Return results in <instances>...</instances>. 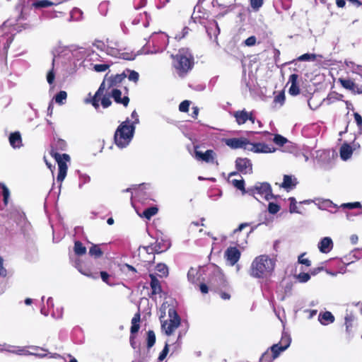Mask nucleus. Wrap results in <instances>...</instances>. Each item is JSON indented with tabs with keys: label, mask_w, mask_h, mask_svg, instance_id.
I'll return each instance as SVG.
<instances>
[{
	"label": "nucleus",
	"mask_w": 362,
	"mask_h": 362,
	"mask_svg": "<svg viewBox=\"0 0 362 362\" xmlns=\"http://www.w3.org/2000/svg\"><path fill=\"white\" fill-rule=\"evenodd\" d=\"M174 66L180 76L192 69L194 58L187 48H182L174 57Z\"/></svg>",
	"instance_id": "4"
},
{
	"label": "nucleus",
	"mask_w": 362,
	"mask_h": 362,
	"mask_svg": "<svg viewBox=\"0 0 362 362\" xmlns=\"http://www.w3.org/2000/svg\"><path fill=\"white\" fill-rule=\"evenodd\" d=\"M9 143L14 148H20L22 146V139L20 132L11 133L9 136Z\"/></svg>",
	"instance_id": "25"
},
{
	"label": "nucleus",
	"mask_w": 362,
	"mask_h": 362,
	"mask_svg": "<svg viewBox=\"0 0 362 362\" xmlns=\"http://www.w3.org/2000/svg\"><path fill=\"white\" fill-rule=\"evenodd\" d=\"M194 156L197 160H201L209 164L218 165L216 160L217 155L216 152L211 149L206 150L205 152L198 151L195 148Z\"/></svg>",
	"instance_id": "11"
},
{
	"label": "nucleus",
	"mask_w": 362,
	"mask_h": 362,
	"mask_svg": "<svg viewBox=\"0 0 362 362\" xmlns=\"http://www.w3.org/2000/svg\"><path fill=\"white\" fill-rule=\"evenodd\" d=\"M110 65L108 64H95L93 70L96 72H104L110 68Z\"/></svg>",
	"instance_id": "52"
},
{
	"label": "nucleus",
	"mask_w": 362,
	"mask_h": 362,
	"mask_svg": "<svg viewBox=\"0 0 362 362\" xmlns=\"http://www.w3.org/2000/svg\"><path fill=\"white\" fill-rule=\"evenodd\" d=\"M127 76V74L124 71L122 74L108 76L105 75L103 81L100 84L98 90L96 91L92 100V105L95 108L99 107L98 98L103 95L104 90L107 88L109 89L112 87L117 86L121 83Z\"/></svg>",
	"instance_id": "3"
},
{
	"label": "nucleus",
	"mask_w": 362,
	"mask_h": 362,
	"mask_svg": "<svg viewBox=\"0 0 362 362\" xmlns=\"http://www.w3.org/2000/svg\"><path fill=\"white\" fill-rule=\"evenodd\" d=\"M122 48L119 42L110 40L109 39L107 40V54L115 57H121V56L124 54V53H121Z\"/></svg>",
	"instance_id": "16"
},
{
	"label": "nucleus",
	"mask_w": 362,
	"mask_h": 362,
	"mask_svg": "<svg viewBox=\"0 0 362 362\" xmlns=\"http://www.w3.org/2000/svg\"><path fill=\"white\" fill-rule=\"evenodd\" d=\"M146 4V0H134L133 1L134 8L136 10L144 7Z\"/></svg>",
	"instance_id": "58"
},
{
	"label": "nucleus",
	"mask_w": 362,
	"mask_h": 362,
	"mask_svg": "<svg viewBox=\"0 0 362 362\" xmlns=\"http://www.w3.org/2000/svg\"><path fill=\"white\" fill-rule=\"evenodd\" d=\"M62 1V0H60L58 2L54 3L49 0H32L30 6L35 8H47L53 5L58 4Z\"/></svg>",
	"instance_id": "24"
},
{
	"label": "nucleus",
	"mask_w": 362,
	"mask_h": 362,
	"mask_svg": "<svg viewBox=\"0 0 362 362\" xmlns=\"http://www.w3.org/2000/svg\"><path fill=\"white\" fill-rule=\"evenodd\" d=\"M125 73L127 74V78L129 81L136 83L139 81V74L138 72L134 70L127 69Z\"/></svg>",
	"instance_id": "38"
},
{
	"label": "nucleus",
	"mask_w": 362,
	"mask_h": 362,
	"mask_svg": "<svg viewBox=\"0 0 362 362\" xmlns=\"http://www.w3.org/2000/svg\"><path fill=\"white\" fill-rule=\"evenodd\" d=\"M232 183L234 187L242 191L243 194H247V189L245 188V182L242 180H233Z\"/></svg>",
	"instance_id": "40"
},
{
	"label": "nucleus",
	"mask_w": 362,
	"mask_h": 362,
	"mask_svg": "<svg viewBox=\"0 0 362 362\" xmlns=\"http://www.w3.org/2000/svg\"><path fill=\"white\" fill-rule=\"evenodd\" d=\"M83 12L78 8H74L70 13V21H79L82 18Z\"/></svg>",
	"instance_id": "36"
},
{
	"label": "nucleus",
	"mask_w": 362,
	"mask_h": 362,
	"mask_svg": "<svg viewBox=\"0 0 362 362\" xmlns=\"http://www.w3.org/2000/svg\"><path fill=\"white\" fill-rule=\"evenodd\" d=\"M168 342L169 341H167L165 343V345L163 351L160 353V355L158 356V360L160 361H163L165 358L166 356L168 355V353L169 351V349H168Z\"/></svg>",
	"instance_id": "56"
},
{
	"label": "nucleus",
	"mask_w": 362,
	"mask_h": 362,
	"mask_svg": "<svg viewBox=\"0 0 362 362\" xmlns=\"http://www.w3.org/2000/svg\"><path fill=\"white\" fill-rule=\"evenodd\" d=\"M74 250L76 255L81 256L86 253V247L80 241H76Z\"/></svg>",
	"instance_id": "34"
},
{
	"label": "nucleus",
	"mask_w": 362,
	"mask_h": 362,
	"mask_svg": "<svg viewBox=\"0 0 362 362\" xmlns=\"http://www.w3.org/2000/svg\"><path fill=\"white\" fill-rule=\"evenodd\" d=\"M256 41L257 39L255 36H250L244 41L243 44L245 46L252 47L256 44Z\"/></svg>",
	"instance_id": "59"
},
{
	"label": "nucleus",
	"mask_w": 362,
	"mask_h": 362,
	"mask_svg": "<svg viewBox=\"0 0 362 362\" xmlns=\"http://www.w3.org/2000/svg\"><path fill=\"white\" fill-rule=\"evenodd\" d=\"M305 253L301 254L298 258V262L301 264H304L306 267H310L311 265V262L307 258H304Z\"/></svg>",
	"instance_id": "55"
},
{
	"label": "nucleus",
	"mask_w": 362,
	"mask_h": 362,
	"mask_svg": "<svg viewBox=\"0 0 362 362\" xmlns=\"http://www.w3.org/2000/svg\"><path fill=\"white\" fill-rule=\"evenodd\" d=\"M288 200L290 201V207H289V211L293 214V213H298L299 214L300 211L298 210V207H297V202H296V200L294 197H290L288 199Z\"/></svg>",
	"instance_id": "47"
},
{
	"label": "nucleus",
	"mask_w": 362,
	"mask_h": 362,
	"mask_svg": "<svg viewBox=\"0 0 362 362\" xmlns=\"http://www.w3.org/2000/svg\"><path fill=\"white\" fill-rule=\"evenodd\" d=\"M318 249L322 253H328L333 248V242L331 238L325 237L318 243Z\"/></svg>",
	"instance_id": "21"
},
{
	"label": "nucleus",
	"mask_w": 362,
	"mask_h": 362,
	"mask_svg": "<svg viewBox=\"0 0 362 362\" xmlns=\"http://www.w3.org/2000/svg\"><path fill=\"white\" fill-rule=\"evenodd\" d=\"M225 257L231 266L235 264L240 257V252L235 247H230L225 252Z\"/></svg>",
	"instance_id": "18"
},
{
	"label": "nucleus",
	"mask_w": 362,
	"mask_h": 362,
	"mask_svg": "<svg viewBox=\"0 0 362 362\" xmlns=\"http://www.w3.org/2000/svg\"><path fill=\"white\" fill-rule=\"evenodd\" d=\"M273 141L278 146H284L287 141V139L284 137L283 136L280 134H276L273 139Z\"/></svg>",
	"instance_id": "44"
},
{
	"label": "nucleus",
	"mask_w": 362,
	"mask_h": 362,
	"mask_svg": "<svg viewBox=\"0 0 362 362\" xmlns=\"http://www.w3.org/2000/svg\"><path fill=\"white\" fill-rule=\"evenodd\" d=\"M150 16L146 12H144L143 13H140L139 17L135 18L132 21L133 25H138L139 23H142L143 26L146 28L149 25Z\"/></svg>",
	"instance_id": "27"
},
{
	"label": "nucleus",
	"mask_w": 362,
	"mask_h": 362,
	"mask_svg": "<svg viewBox=\"0 0 362 362\" xmlns=\"http://www.w3.org/2000/svg\"><path fill=\"white\" fill-rule=\"evenodd\" d=\"M167 248H168V247H163L161 245L160 243H158V241H156L155 243L147 246L146 249L147 252H148V253H153V252L161 253V252L165 251Z\"/></svg>",
	"instance_id": "30"
},
{
	"label": "nucleus",
	"mask_w": 362,
	"mask_h": 362,
	"mask_svg": "<svg viewBox=\"0 0 362 362\" xmlns=\"http://www.w3.org/2000/svg\"><path fill=\"white\" fill-rule=\"evenodd\" d=\"M66 147V143L64 140L59 139L54 143V148L57 150L64 151Z\"/></svg>",
	"instance_id": "51"
},
{
	"label": "nucleus",
	"mask_w": 362,
	"mask_h": 362,
	"mask_svg": "<svg viewBox=\"0 0 362 362\" xmlns=\"http://www.w3.org/2000/svg\"><path fill=\"white\" fill-rule=\"evenodd\" d=\"M122 92L119 89L114 88L111 91V97L114 99L115 103L118 104H122L124 107H127L129 102L128 96L121 97Z\"/></svg>",
	"instance_id": "23"
},
{
	"label": "nucleus",
	"mask_w": 362,
	"mask_h": 362,
	"mask_svg": "<svg viewBox=\"0 0 362 362\" xmlns=\"http://www.w3.org/2000/svg\"><path fill=\"white\" fill-rule=\"evenodd\" d=\"M247 151H252L256 153H273L276 148L270 145L264 143L257 142L252 143L248 140Z\"/></svg>",
	"instance_id": "12"
},
{
	"label": "nucleus",
	"mask_w": 362,
	"mask_h": 362,
	"mask_svg": "<svg viewBox=\"0 0 362 362\" xmlns=\"http://www.w3.org/2000/svg\"><path fill=\"white\" fill-rule=\"evenodd\" d=\"M247 194L252 196L257 200H258V197L256 195H259L261 198H264L267 201L274 197L270 184L266 182H257L254 186L248 187L247 189Z\"/></svg>",
	"instance_id": "5"
},
{
	"label": "nucleus",
	"mask_w": 362,
	"mask_h": 362,
	"mask_svg": "<svg viewBox=\"0 0 362 362\" xmlns=\"http://www.w3.org/2000/svg\"><path fill=\"white\" fill-rule=\"evenodd\" d=\"M208 269L209 270L208 283L211 287L219 288L226 286V279L220 268L212 266Z\"/></svg>",
	"instance_id": "9"
},
{
	"label": "nucleus",
	"mask_w": 362,
	"mask_h": 362,
	"mask_svg": "<svg viewBox=\"0 0 362 362\" xmlns=\"http://www.w3.org/2000/svg\"><path fill=\"white\" fill-rule=\"evenodd\" d=\"M103 252L98 245H93L89 249V255L94 258H99L103 255Z\"/></svg>",
	"instance_id": "33"
},
{
	"label": "nucleus",
	"mask_w": 362,
	"mask_h": 362,
	"mask_svg": "<svg viewBox=\"0 0 362 362\" xmlns=\"http://www.w3.org/2000/svg\"><path fill=\"white\" fill-rule=\"evenodd\" d=\"M318 320L323 325H329L334 321V315L329 311L320 313Z\"/></svg>",
	"instance_id": "29"
},
{
	"label": "nucleus",
	"mask_w": 362,
	"mask_h": 362,
	"mask_svg": "<svg viewBox=\"0 0 362 362\" xmlns=\"http://www.w3.org/2000/svg\"><path fill=\"white\" fill-rule=\"evenodd\" d=\"M236 169L242 174H251L252 173V164L247 158H238L235 160Z\"/></svg>",
	"instance_id": "14"
},
{
	"label": "nucleus",
	"mask_w": 362,
	"mask_h": 362,
	"mask_svg": "<svg viewBox=\"0 0 362 362\" xmlns=\"http://www.w3.org/2000/svg\"><path fill=\"white\" fill-rule=\"evenodd\" d=\"M284 100H285V96L283 93L278 94L276 96H275V98L274 99V102L275 103H279L281 105H283V103H284Z\"/></svg>",
	"instance_id": "61"
},
{
	"label": "nucleus",
	"mask_w": 362,
	"mask_h": 362,
	"mask_svg": "<svg viewBox=\"0 0 362 362\" xmlns=\"http://www.w3.org/2000/svg\"><path fill=\"white\" fill-rule=\"evenodd\" d=\"M168 36L165 33H155L149 39L148 43L151 42L153 50L150 53H158L163 52L168 45Z\"/></svg>",
	"instance_id": "8"
},
{
	"label": "nucleus",
	"mask_w": 362,
	"mask_h": 362,
	"mask_svg": "<svg viewBox=\"0 0 362 362\" xmlns=\"http://www.w3.org/2000/svg\"><path fill=\"white\" fill-rule=\"evenodd\" d=\"M233 115L239 125L245 124L247 120H250L252 124H254L255 121L252 112H249L245 110L235 111L233 112Z\"/></svg>",
	"instance_id": "15"
},
{
	"label": "nucleus",
	"mask_w": 362,
	"mask_h": 362,
	"mask_svg": "<svg viewBox=\"0 0 362 362\" xmlns=\"http://www.w3.org/2000/svg\"><path fill=\"white\" fill-rule=\"evenodd\" d=\"M340 83L341 86L349 90H352L354 88V83L349 79H340Z\"/></svg>",
	"instance_id": "49"
},
{
	"label": "nucleus",
	"mask_w": 362,
	"mask_h": 362,
	"mask_svg": "<svg viewBox=\"0 0 362 362\" xmlns=\"http://www.w3.org/2000/svg\"><path fill=\"white\" fill-rule=\"evenodd\" d=\"M310 279V275L308 273L301 272L296 276V279L300 283H305Z\"/></svg>",
	"instance_id": "50"
},
{
	"label": "nucleus",
	"mask_w": 362,
	"mask_h": 362,
	"mask_svg": "<svg viewBox=\"0 0 362 362\" xmlns=\"http://www.w3.org/2000/svg\"><path fill=\"white\" fill-rule=\"evenodd\" d=\"M296 184L297 181L296 178H293L291 175H285L281 187L288 189L294 187Z\"/></svg>",
	"instance_id": "31"
},
{
	"label": "nucleus",
	"mask_w": 362,
	"mask_h": 362,
	"mask_svg": "<svg viewBox=\"0 0 362 362\" xmlns=\"http://www.w3.org/2000/svg\"><path fill=\"white\" fill-rule=\"evenodd\" d=\"M0 351H7L9 353L16 354L18 355H27L28 354V351L23 347H15L11 345L7 344H0Z\"/></svg>",
	"instance_id": "20"
},
{
	"label": "nucleus",
	"mask_w": 362,
	"mask_h": 362,
	"mask_svg": "<svg viewBox=\"0 0 362 362\" xmlns=\"http://www.w3.org/2000/svg\"><path fill=\"white\" fill-rule=\"evenodd\" d=\"M316 59V55L315 54H303L300 55L298 60L300 62H305V61H315Z\"/></svg>",
	"instance_id": "46"
},
{
	"label": "nucleus",
	"mask_w": 362,
	"mask_h": 362,
	"mask_svg": "<svg viewBox=\"0 0 362 362\" xmlns=\"http://www.w3.org/2000/svg\"><path fill=\"white\" fill-rule=\"evenodd\" d=\"M291 338L286 332H283L281 341L278 344H275L270 347V350L273 352V358H277L280 354L284 351L290 346Z\"/></svg>",
	"instance_id": "10"
},
{
	"label": "nucleus",
	"mask_w": 362,
	"mask_h": 362,
	"mask_svg": "<svg viewBox=\"0 0 362 362\" xmlns=\"http://www.w3.org/2000/svg\"><path fill=\"white\" fill-rule=\"evenodd\" d=\"M151 282L150 286L151 288V295H156L161 292V286L158 279L153 275L150 274Z\"/></svg>",
	"instance_id": "28"
},
{
	"label": "nucleus",
	"mask_w": 362,
	"mask_h": 362,
	"mask_svg": "<svg viewBox=\"0 0 362 362\" xmlns=\"http://www.w3.org/2000/svg\"><path fill=\"white\" fill-rule=\"evenodd\" d=\"M189 28L185 27L182 29V30L180 34H177V35H175V38L179 40L182 39V38H184L189 33Z\"/></svg>",
	"instance_id": "64"
},
{
	"label": "nucleus",
	"mask_w": 362,
	"mask_h": 362,
	"mask_svg": "<svg viewBox=\"0 0 362 362\" xmlns=\"http://www.w3.org/2000/svg\"><path fill=\"white\" fill-rule=\"evenodd\" d=\"M98 102L101 101V105L104 108H107L112 104V102L110 99V95H104V93L102 95H100L98 98Z\"/></svg>",
	"instance_id": "41"
},
{
	"label": "nucleus",
	"mask_w": 362,
	"mask_h": 362,
	"mask_svg": "<svg viewBox=\"0 0 362 362\" xmlns=\"http://www.w3.org/2000/svg\"><path fill=\"white\" fill-rule=\"evenodd\" d=\"M362 250L355 249L350 253L349 256H353L356 259H359L362 256Z\"/></svg>",
	"instance_id": "63"
},
{
	"label": "nucleus",
	"mask_w": 362,
	"mask_h": 362,
	"mask_svg": "<svg viewBox=\"0 0 362 362\" xmlns=\"http://www.w3.org/2000/svg\"><path fill=\"white\" fill-rule=\"evenodd\" d=\"M204 273V269L202 267H191L187 272V280L194 285H198L201 281H204L202 277Z\"/></svg>",
	"instance_id": "13"
},
{
	"label": "nucleus",
	"mask_w": 362,
	"mask_h": 362,
	"mask_svg": "<svg viewBox=\"0 0 362 362\" xmlns=\"http://www.w3.org/2000/svg\"><path fill=\"white\" fill-rule=\"evenodd\" d=\"M158 212V208L152 206L146 209L143 212V216L146 219H150L152 216L156 215Z\"/></svg>",
	"instance_id": "39"
},
{
	"label": "nucleus",
	"mask_w": 362,
	"mask_h": 362,
	"mask_svg": "<svg viewBox=\"0 0 362 362\" xmlns=\"http://www.w3.org/2000/svg\"><path fill=\"white\" fill-rule=\"evenodd\" d=\"M156 269L161 276H166L168 274V269L165 264H158Z\"/></svg>",
	"instance_id": "45"
},
{
	"label": "nucleus",
	"mask_w": 362,
	"mask_h": 362,
	"mask_svg": "<svg viewBox=\"0 0 362 362\" xmlns=\"http://www.w3.org/2000/svg\"><path fill=\"white\" fill-rule=\"evenodd\" d=\"M280 209V206L274 202H269L268 205V211L272 214H276Z\"/></svg>",
	"instance_id": "54"
},
{
	"label": "nucleus",
	"mask_w": 362,
	"mask_h": 362,
	"mask_svg": "<svg viewBox=\"0 0 362 362\" xmlns=\"http://www.w3.org/2000/svg\"><path fill=\"white\" fill-rule=\"evenodd\" d=\"M353 153L351 146L348 144H344L340 148V157L343 160L349 159Z\"/></svg>",
	"instance_id": "26"
},
{
	"label": "nucleus",
	"mask_w": 362,
	"mask_h": 362,
	"mask_svg": "<svg viewBox=\"0 0 362 362\" xmlns=\"http://www.w3.org/2000/svg\"><path fill=\"white\" fill-rule=\"evenodd\" d=\"M263 4V0H250L251 7L255 10H258Z\"/></svg>",
	"instance_id": "60"
},
{
	"label": "nucleus",
	"mask_w": 362,
	"mask_h": 362,
	"mask_svg": "<svg viewBox=\"0 0 362 362\" xmlns=\"http://www.w3.org/2000/svg\"><path fill=\"white\" fill-rule=\"evenodd\" d=\"M0 187L2 189L4 204L5 206H6L8 204V199L10 197V190L6 187V185L3 182H0Z\"/></svg>",
	"instance_id": "32"
},
{
	"label": "nucleus",
	"mask_w": 362,
	"mask_h": 362,
	"mask_svg": "<svg viewBox=\"0 0 362 362\" xmlns=\"http://www.w3.org/2000/svg\"><path fill=\"white\" fill-rule=\"evenodd\" d=\"M341 207L346 208V209H362V205H361V204L360 202H352V203L342 204L341 205Z\"/></svg>",
	"instance_id": "48"
},
{
	"label": "nucleus",
	"mask_w": 362,
	"mask_h": 362,
	"mask_svg": "<svg viewBox=\"0 0 362 362\" xmlns=\"http://www.w3.org/2000/svg\"><path fill=\"white\" fill-rule=\"evenodd\" d=\"M276 259L267 255L256 257L250 267V275L255 278H266L274 270Z\"/></svg>",
	"instance_id": "1"
},
{
	"label": "nucleus",
	"mask_w": 362,
	"mask_h": 362,
	"mask_svg": "<svg viewBox=\"0 0 362 362\" xmlns=\"http://www.w3.org/2000/svg\"><path fill=\"white\" fill-rule=\"evenodd\" d=\"M223 142L226 146L233 148H243L244 150H247L248 140L245 138H231V139H224Z\"/></svg>",
	"instance_id": "17"
},
{
	"label": "nucleus",
	"mask_w": 362,
	"mask_h": 362,
	"mask_svg": "<svg viewBox=\"0 0 362 362\" xmlns=\"http://www.w3.org/2000/svg\"><path fill=\"white\" fill-rule=\"evenodd\" d=\"M156 342V335L153 331L149 330L147 333V346L152 347Z\"/></svg>",
	"instance_id": "43"
},
{
	"label": "nucleus",
	"mask_w": 362,
	"mask_h": 362,
	"mask_svg": "<svg viewBox=\"0 0 362 362\" xmlns=\"http://www.w3.org/2000/svg\"><path fill=\"white\" fill-rule=\"evenodd\" d=\"M319 208L320 209H323V210H327H327H329L331 212H333L329 209L333 208V209H336L337 208V205L335 204H334L329 199H325V200H323L321 202V204L319 206Z\"/></svg>",
	"instance_id": "35"
},
{
	"label": "nucleus",
	"mask_w": 362,
	"mask_h": 362,
	"mask_svg": "<svg viewBox=\"0 0 362 362\" xmlns=\"http://www.w3.org/2000/svg\"><path fill=\"white\" fill-rule=\"evenodd\" d=\"M275 358H273V352L267 350L262 355L260 362H272Z\"/></svg>",
	"instance_id": "42"
},
{
	"label": "nucleus",
	"mask_w": 362,
	"mask_h": 362,
	"mask_svg": "<svg viewBox=\"0 0 362 362\" xmlns=\"http://www.w3.org/2000/svg\"><path fill=\"white\" fill-rule=\"evenodd\" d=\"M189 101L184 100L179 105V110L182 112H187L189 110Z\"/></svg>",
	"instance_id": "57"
},
{
	"label": "nucleus",
	"mask_w": 362,
	"mask_h": 362,
	"mask_svg": "<svg viewBox=\"0 0 362 362\" xmlns=\"http://www.w3.org/2000/svg\"><path fill=\"white\" fill-rule=\"evenodd\" d=\"M205 28L210 39H212L213 37H214L215 40L217 39V37L220 33V28L216 21L213 20L209 21L208 24L205 26Z\"/></svg>",
	"instance_id": "19"
},
{
	"label": "nucleus",
	"mask_w": 362,
	"mask_h": 362,
	"mask_svg": "<svg viewBox=\"0 0 362 362\" xmlns=\"http://www.w3.org/2000/svg\"><path fill=\"white\" fill-rule=\"evenodd\" d=\"M52 156L55 158V160L57 162L59 172L57 177V181L59 182V188L62 186V182L65 179L67 173V165L66 162L70 160V157L68 154H59L57 152H54V149L51 151Z\"/></svg>",
	"instance_id": "7"
},
{
	"label": "nucleus",
	"mask_w": 362,
	"mask_h": 362,
	"mask_svg": "<svg viewBox=\"0 0 362 362\" xmlns=\"http://www.w3.org/2000/svg\"><path fill=\"white\" fill-rule=\"evenodd\" d=\"M169 320H161V329L168 336L171 335L180 325V318L173 308L168 310Z\"/></svg>",
	"instance_id": "6"
},
{
	"label": "nucleus",
	"mask_w": 362,
	"mask_h": 362,
	"mask_svg": "<svg viewBox=\"0 0 362 362\" xmlns=\"http://www.w3.org/2000/svg\"><path fill=\"white\" fill-rule=\"evenodd\" d=\"M131 117H132V121L130 122V124H134V126H136V124L139 123V115L136 110H134L132 112Z\"/></svg>",
	"instance_id": "62"
},
{
	"label": "nucleus",
	"mask_w": 362,
	"mask_h": 362,
	"mask_svg": "<svg viewBox=\"0 0 362 362\" xmlns=\"http://www.w3.org/2000/svg\"><path fill=\"white\" fill-rule=\"evenodd\" d=\"M90 180V177L86 174H81L79 176V184L78 187L81 188L83 185L88 183Z\"/></svg>",
	"instance_id": "53"
},
{
	"label": "nucleus",
	"mask_w": 362,
	"mask_h": 362,
	"mask_svg": "<svg viewBox=\"0 0 362 362\" xmlns=\"http://www.w3.org/2000/svg\"><path fill=\"white\" fill-rule=\"evenodd\" d=\"M67 98V93L64 90L59 91L54 97V100L59 105H63L65 103Z\"/></svg>",
	"instance_id": "37"
},
{
	"label": "nucleus",
	"mask_w": 362,
	"mask_h": 362,
	"mask_svg": "<svg viewBox=\"0 0 362 362\" xmlns=\"http://www.w3.org/2000/svg\"><path fill=\"white\" fill-rule=\"evenodd\" d=\"M136 127L130 124L127 118L122 122L117 127L114 135L115 144L120 148L127 147L132 140Z\"/></svg>",
	"instance_id": "2"
},
{
	"label": "nucleus",
	"mask_w": 362,
	"mask_h": 362,
	"mask_svg": "<svg viewBox=\"0 0 362 362\" xmlns=\"http://www.w3.org/2000/svg\"><path fill=\"white\" fill-rule=\"evenodd\" d=\"M298 75L296 74H293L290 76L288 83L291 84V86L288 89V93L291 95H297L300 93V89L297 84L298 83Z\"/></svg>",
	"instance_id": "22"
}]
</instances>
